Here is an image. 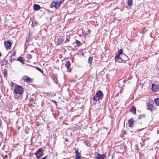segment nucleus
Returning <instances> with one entry per match:
<instances>
[{
    "mask_svg": "<svg viewBox=\"0 0 159 159\" xmlns=\"http://www.w3.org/2000/svg\"><path fill=\"white\" fill-rule=\"evenodd\" d=\"M154 101L155 104L157 106H159V98L155 99Z\"/></svg>",
    "mask_w": 159,
    "mask_h": 159,
    "instance_id": "nucleus-18",
    "label": "nucleus"
},
{
    "mask_svg": "<svg viewBox=\"0 0 159 159\" xmlns=\"http://www.w3.org/2000/svg\"><path fill=\"white\" fill-rule=\"evenodd\" d=\"M16 55V52H14L12 54V56L13 57H14Z\"/></svg>",
    "mask_w": 159,
    "mask_h": 159,
    "instance_id": "nucleus-31",
    "label": "nucleus"
},
{
    "mask_svg": "<svg viewBox=\"0 0 159 159\" xmlns=\"http://www.w3.org/2000/svg\"><path fill=\"white\" fill-rule=\"evenodd\" d=\"M23 80L26 82H32V80L30 77L27 76L24 77Z\"/></svg>",
    "mask_w": 159,
    "mask_h": 159,
    "instance_id": "nucleus-8",
    "label": "nucleus"
},
{
    "mask_svg": "<svg viewBox=\"0 0 159 159\" xmlns=\"http://www.w3.org/2000/svg\"><path fill=\"white\" fill-rule=\"evenodd\" d=\"M103 93L101 91H98L94 96L93 99L96 101H98L102 99Z\"/></svg>",
    "mask_w": 159,
    "mask_h": 159,
    "instance_id": "nucleus-2",
    "label": "nucleus"
},
{
    "mask_svg": "<svg viewBox=\"0 0 159 159\" xmlns=\"http://www.w3.org/2000/svg\"><path fill=\"white\" fill-rule=\"evenodd\" d=\"M36 69L41 72L42 74H43V71L39 67H35Z\"/></svg>",
    "mask_w": 159,
    "mask_h": 159,
    "instance_id": "nucleus-26",
    "label": "nucleus"
},
{
    "mask_svg": "<svg viewBox=\"0 0 159 159\" xmlns=\"http://www.w3.org/2000/svg\"><path fill=\"white\" fill-rule=\"evenodd\" d=\"M124 59H122V60H123V61H126L128 60L129 58L128 57L124 55Z\"/></svg>",
    "mask_w": 159,
    "mask_h": 159,
    "instance_id": "nucleus-24",
    "label": "nucleus"
},
{
    "mask_svg": "<svg viewBox=\"0 0 159 159\" xmlns=\"http://www.w3.org/2000/svg\"><path fill=\"white\" fill-rule=\"evenodd\" d=\"M80 153L77 150H75V158L76 159H80Z\"/></svg>",
    "mask_w": 159,
    "mask_h": 159,
    "instance_id": "nucleus-10",
    "label": "nucleus"
},
{
    "mask_svg": "<svg viewBox=\"0 0 159 159\" xmlns=\"http://www.w3.org/2000/svg\"><path fill=\"white\" fill-rule=\"evenodd\" d=\"M5 157L6 158H7V155H6L5 156Z\"/></svg>",
    "mask_w": 159,
    "mask_h": 159,
    "instance_id": "nucleus-33",
    "label": "nucleus"
},
{
    "mask_svg": "<svg viewBox=\"0 0 159 159\" xmlns=\"http://www.w3.org/2000/svg\"><path fill=\"white\" fill-rule=\"evenodd\" d=\"M3 74L5 76L7 77V71L6 70H4Z\"/></svg>",
    "mask_w": 159,
    "mask_h": 159,
    "instance_id": "nucleus-29",
    "label": "nucleus"
},
{
    "mask_svg": "<svg viewBox=\"0 0 159 159\" xmlns=\"http://www.w3.org/2000/svg\"><path fill=\"white\" fill-rule=\"evenodd\" d=\"M31 38L29 36L27 38H26V43H28L29 41L30 40V39H31Z\"/></svg>",
    "mask_w": 159,
    "mask_h": 159,
    "instance_id": "nucleus-25",
    "label": "nucleus"
},
{
    "mask_svg": "<svg viewBox=\"0 0 159 159\" xmlns=\"http://www.w3.org/2000/svg\"><path fill=\"white\" fill-rule=\"evenodd\" d=\"M73 44H76L78 46H80L81 45L80 42L77 40H76L75 42L73 43Z\"/></svg>",
    "mask_w": 159,
    "mask_h": 159,
    "instance_id": "nucleus-14",
    "label": "nucleus"
},
{
    "mask_svg": "<svg viewBox=\"0 0 159 159\" xmlns=\"http://www.w3.org/2000/svg\"><path fill=\"white\" fill-rule=\"evenodd\" d=\"M122 49H120V50H119L118 51L117 54L120 55V54L122 53Z\"/></svg>",
    "mask_w": 159,
    "mask_h": 159,
    "instance_id": "nucleus-28",
    "label": "nucleus"
},
{
    "mask_svg": "<svg viewBox=\"0 0 159 159\" xmlns=\"http://www.w3.org/2000/svg\"><path fill=\"white\" fill-rule=\"evenodd\" d=\"M136 108L134 106H132L130 109V111L134 114H135Z\"/></svg>",
    "mask_w": 159,
    "mask_h": 159,
    "instance_id": "nucleus-12",
    "label": "nucleus"
},
{
    "mask_svg": "<svg viewBox=\"0 0 159 159\" xmlns=\"http://www.w3.org/2000/svg\"><path fill=\"white\" fill-rule=\"evenodd\" d=\"M128 4L129 6H131L132 4L133 0H127Z\"/></svg>",
    "mask_w": 159,
    "mask_h": 159,
    "instance_id": "nucleus-23",
    "label": "nucleus"
},
{
    "mask_svg": "<svg viewBox=\"0 0 159 159\" xmlns=\"http://www.w3.org/2000/svg\"><path fill=\"white\" fill-rule=\"evenodd\" d=\"M35 25H36L37 24V22H35Z\"/></svg>",
    "mask_w": 159,
    "mask_h": 159,
    "instance_id": "nucleus-35",
    "label": "nucleus"
},
{
    "mask_svg": "<svg viewBox=\"0 0 159 159\" xmlns=\"http://www.w3.org/2000/svg\"><path fill=\"white\" fill-rule=\"evenodd\" d=\"M18 61H20L22 64H25V61L23 59V58L21 57H19L18 58V59L17 60Z\"/></svg>",
    "mask_w": 159,
    "mask_h": 159,
    "instance_id": "nucleus-13",
    "label": "nucleus"
},
{
    "mask_svg": "<svg viewBox=\"0 0 159 159\" xmlns=\"http://www.w3.org/2000/svg\"><path fill=\"white\" fill-rule=\"evenodd\" d=\"M115 60H120V59L121 60H122V58L121 57H120V55L117 54L115 57Z\"/></svg>",
    "mask_w": 159,
    "mask_h": 159,
    "instance_id": "nucleus-17",
    "label": "nucleus"
},
{
    "mask_svg": "<svg viewBox=\"0 0 159 159\" xmlns=\"http://www.w3.org/2000/svg\"><path fill=\"white\" fill-rule=\"evenodd\" d=\"M70 66V63L69 61H68L66 62V66L68 70L69 69V68Z\"/></svg>",
    "mask_w": 159,
    "mask_h": 159,
    "instance_id": "nucleus-19",
    "label": "nucleus"
},
{
    "mask_svg": "<svg viewBox=\"0 0 159 159\" xmlns=\"http://www.w3.org/2000/svg\"><path fill=\"white\" fill-rule=\"evenodd\" d=\"M93 58V57H89V58L88 59V62L90 64H91L92 63Z\"/></svg>",
    "mask_w": 159,
    "mask_h": 159,
    "instance_id": "nucleus-20",
    "label": "nucleus"
},
{
    "mask_svg": "<svg viewBox=\"0 0 159 159\" xmlns=\"http://www.w3.org/2000/svg\"><path fill=\"white\" fill-rule=\"evenodd\" d=\"M69 40L68 39H67L65 41V43H66L69 42Z\"/></svg>",
    "mask_w": 159,
    "mask_h": 159,
    "instance_id": "nucleus-32",
    "label": "nucleus"
},
{
    "mask_svg": "<svg viewBox=\"0 0 159 159\" xmlns=\"http://www.w3.org/2000/svg\"><path fill=\"white\" fill-rule=\"evenodd\" d=\"M27 57L28 59L30 60L32 58V56L31 55L28 54L27 55Z\"/></svg>",
    "mask_w": 159,
    "mask_h": 159,
    "instance_id": "nucleus-27",
    "label": "nucleus"
},
{
    "mask_svg": "<svg viewBox=\"0 0 159 159\" xmlns=\"http://www.w3.org/2000/svg\"><path fill=\"white\" fill-rule=\"evenodd\" d=\"M49 7L50 8H52L53 7H55L56 8V4L55 3V2H52L51 4L50 5Z\"/></svg>",
    "mask_w": 159,
    "mask_h": 159,
    "instance_id": "nucleus-22",
    "label": "nucleus"
},
{
    "mask_svg": "<svg viewBox=\"0 0 159 159\" xmlns=\"http://www.w3.org/2000/svg\"><path fill=\"white\" fill-rule=\"evenodd\" d=\"M24 92L23 87L18 85H16L15 86L14 89V97L16 99L20 98V95L22 94Z\"/></svg>",
    "mask_w": 159,
    "mask_h": 159,
    "instance_id": "nucleus-1",
    "label": "nucleus"
},
{
    "mask_svg": "<svg viewBox=\"0 0 159 159\" xmlns=\"http://www.w3.org/2000/svg\"><path fill=\"white\" fill-rule=\"evenodd\" d=\"M151 89L153 92H157L159 89V86L155 84H152Z\"/></svg>",
    "mask_w": 159,
    "mask_h": 159,
    "instance_id": "nucleus-4",
    "label": "nucleus"
},
{
    "mask_svg": "<svg viewBox=\"0 0 159 159\" xmlns=\"http://www.w3.org/2000/svg\"><path fill=\"white\" fill-rule=\"evenodd\" d=\"M118 94H119V93H118L117 95H116V96H118Z\"/></svg>",
    "mask_w": 159,
    "mask_h": 159,
    "instance_id": "nucleus-36",
    "label": "nucleus"
},
{
    "mask_svg": "<svg viewBox=\"0 0 159 159\" xmlns=\"http://www.w3.org/2000/svg\"><path fill=\"white\" fill-rule=\"evenodd\" d=\"M145 116V115L143 114L142 115H139L138 117V119H141L142 118H144Z\"/></svg>",
    "mask_w": 159,
    "mask_h": 159,
    "instance_id": "nucleus-21",
    "label": "nucleus"
},
{
    "mask_svg": "<svg viewBox=\"0 0 159 159\" xmlns=\"http://www.w3.org/2000/svg\"><path fill=\"white\" fill-rule=\"evenodd\" d=\"M40 8V6L38 4H34V9L35 10H38Z\"/></svg>",
    "mask_w": 159,
    "mask_h": 159,
    "instance_id": "nucleus-15",
    "label": "nucleus"
},
{
    "mask_svg": "<svg viewBox=\"0 0 159 159\" xmlns=\"http://www.w3.org/2000/svg\"><path fill=\"white\" fill-rule=\"evenodd\" d=\"M35 155L38 159L39 158L43 155V152L41 148H39L38 151L35 152Z\"/></svg>",
    "mask_w": 159,
    "mask_h": 159,
    "instance_id": "nucleus-3",
    "label": "nucleus"
},
{
    "mask_svg": "<svg viewBox=\"0 0 159 159\" xmlns=\"http://www.w3.org/2000/svg\"><path fill=\"white\" fill-rule=\"evenodd\" d=\"M34 22H33L32 23V25H33V26H34L35 25H34Z\"/></svg>",
    "mask_w": 159,
    "mask_h": 159,
    "instance_id": "nucleus-34",
    "label": "nucleus"
},
{
    "mask_svg": "<svg viewBox=\"0 0 159 159\" xmlns=\"http://www.w3.org/2000/svg\"><path fill=\"white\" fill-rule=\"evenodd\" d=\"M4 45L6 46L7 48H8L11 46V43L10 41H5L4 42Z\"/></svg>",
    "mask_w": 159,
    "mask_h": 159,
    "instance_id": "nucleus-9",
    "label": "nucleus"
},
{
    "mask_svg": "<svg viewBox=\"0 0 159 159\" xmlns=\"http://www.w3.org/2000/svg\"><path fill=\"white\" fill-rule=\"evenodd\" d=\"M64 0H57L56 2H54L56 4V8H57L59 7L61 4V2H62Z\"/></svg>",
    "mask_w": 159,
    "mask_h": 159,
    "instance_id": "nucleus-7",
    "label": "nucleus"
},
{
    "mask_svg": "<svg viewBox=\"0 0 159 159\" xmlns=\"http://www.w3.org/2000/svg\"><path fill=\"white\" fill-rule=\"evenodd\" d=\"M146 108L147 110L152 111L154 108V107L152 104L148 103L146 105Z\"/></svg>",
    "mask_w": 159,
    "mask_h": 159,
    "instance_id": "nucleus-6",
    "label": "nucleus"
},
{
    "mask_svg": "<svg viewBox=\"0 0 159 159\" xmlns=\"http://www.w3.org/2000/svg\"><path fill=\"white\" fill-rule=\"evenodd\" d=\"M135 148L136 150H139L138 146V144H137L135 146Z\"/></svg>",
    "mask_w": 159,
    "mask_h": 159,
    "instance_id": "nucleus-30",
    "label": "nucleus"
},
{
    "mask_svg": "<svg viewBox=\"0 0 159 159\" xmlns=\"http://www.w3.org/2000/svg\"><path fill=\"white\" fill-rule=\"evenodd\" d=\"M128 124L129 125V127H132L134 126L133 125V119H130L128 120Z\"/></svg>",
    "mask_w": 159,
    "mask_h": 159,
    "instance_id": "nucleus-11",
    "label": "nucleus"
},
{
    "mask_svg": "<svg viewBox=\"0 0 159 159\" xmlns=\"http://www.w3.org/2000/svg\"><path fill=\"white\" fill-rule=\"evenodd\" d=\"M65 140H66V141H67V139H66Z\"/></svg>",
    "mask_w": 159,
    "mask_h": 159,
    "instance_id": "nucleus-37",
    "label": "nucleus"
},
{
    "mask_svg": "<svg viewBox=\"0 0 159 159\" xmlns=\"http://www.w3.org/2000/svg\"><path fill=\"white\" fill-rule=\"evenodd\" d=\"M106 157L105 154H98L95 157V159H106Z\"/></svg>",
    "mask_w": 159,
    "mask_h": 159,
    "instance_id": "nucleus-5",
    "label": "nucleus"
},
{
    "mask_svg": "<svg viewBox=\"0 0 159 159\" xmlns=\"http://www.w3.org/2000/svg\"><path fill=\"white\" fill-rule=\"evenodd\" d=\"M63 39L62 38H57V41L58 42L57 45H59L63 41Z\"/></svg>",
    "mask_w": 159,
    "mask_h": 159,
    "instance_id": "nucleus-16",
    "label": "nucleus"
}]
</instances>
